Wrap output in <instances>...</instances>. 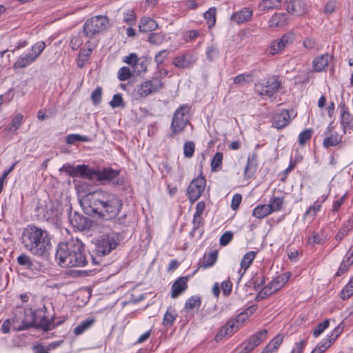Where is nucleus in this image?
<instances>
[{
    "mask_svg": "<svg viewBox=\"0 0 353 353\" xmlns=\"http://www.w3.org/2000/svg\"><path fill=\"white\" fill-rule=\"evenodd\" d=\"M81 203L88 214L112 221L120 226H127L130 223L128 214L121 213L123 201L114 194L103 190L89 192L83 196Z\"/></svg>",
    "mask_w": 353,
    "mask_h": 353,
    "instance_id": "f257e3e1",
    "label": "nucleus"
},
{
    "mask_svg": "<svg viewBox=\"0 0 353 353\" xmlns=\"http://www.w3.org/2000/svg\"><path fill=\"white\" fill-rule=\"evenodd\" d=\"M55 259L62 268L84 267L88 263L84 245L79 239L59 243Z\"/></svg>",
    "mask_w": 353,
    "mask_h": 353,
    "instance_id": "f03ea898",
    "label": "nucleus"
},
{
    "mask_svg": "<svg viewBox=\"0 0 353 353\" xmlns=\"http://www.w3.org/2000/svg\"><path fill=\"white\" fill-rule=\"evenodd\" d=\"M22 243L32 254L41 257L48 256L52 248L49 232L34 225L23 229Z\"/></svg>",
    "mask_w": 353,
    "mask_h": 353,
    "instance_id": "7ed1b4c3",
    "label": "nucleus"
},
{
    "mask_svg": "<svg viewBox=\"0 0 353 353\" xmlns=\"http://www.w3.org/2000/svg\"><path fill=\"white\" fill-rule=\"evenodd\" d=\"M34 314L31 309L17 307L12 319V327L15 331H21L32 327L34 324Z\"/></svg>",
    "mask_w": 353,
    "mask_h": 353,
    "instance_id": "20e7f679",
    "label": "nucleus"
},
{
    "mask_svg": "<svg viewBox=\"0 0 353 353\" xmlns=\"http://www.w3.org/2000/svg\"><path fill=\"white\" fill-rule=\"evenodd\" d=\"M120 241L118 233L112 232L103 234L97 240L95 252L98 256L110 254L119 245Z\"/></svg>",
    "mask_w": 353,
    "mask_h": 353,
    "instance_id": "39448f33",
    "label": "nucleus"
},
{
    "mask_svg": "<svg viewBox=\"0 0 353 353\" xmlns=\"http://www.w3.org/2000/svg\"><path fill=\"white\" fill-rule=\"evenodd\" d=\"M189 112V106L186 104L181 105L174 112L170 125L172 133L170 137L181 133L190 123Z\"/></svg>",
    "mask_w": 353,
    "mask_h": 353,
    "instance_id": "423d86ee",
    "label": "nucleus"
},
{
    "mask_svg": "<svg viewBox=\"0 0 353 353\" xmlns=\"http://www.w3.org/2000/svg\"><path fill=\"white\" fill-rule=\"evenodd\" d=\"M163 83L157 78L152 80H147L137 85L132 94L136 100L145 98L150 94L159 92L163 88Z\"/></svg>",
    "mask_w": 353,
    "mask_h": 353,
    "instance_id": "0eeeda50",
    "label": "nucleus"
},
{
    "mask_svg": "<svg viewBox=\"0 0 353 353\" xmlns=\"http://www.w3.org/2000/svg\"><path fill=\"white\" fill-rule=\"evenodd\" d=\"M109 19L105 16H95L88 19L83 25V33L89 38L105 31L109 26Z\"/></svg>",
    "mask_w": 353,
    "mask_h": 353,
    "instance_id": "6e6552de",
    "label": "nucleus"
},
{
    "mask_svg": "<svg viewBox=\"0 0 353 353\" xmlns=\"http://www.w3.org/2000/svg\"><path fill=\"white\" fill-rule=\"evenodd\" d=\"M281 82L278 76L269 78L265 83L258 82L254 85L255 92L261 96L272 97L281 88Z\"/></svg>",
    "mask_w": 353,
    "mask_h": 353,
    "instance_id": "1a4fd4ad",
    "label": "nucleus"
},
{
    "mask_svg": "<svg viewBox=\"0 0 353 353\" xmlns=\"http://www.w3.org/2000/svg\"><path fill=\"white\" fill-rule=\"evenodd\" d=\"M46 310V308L44 307L42 309L33 311L34 322L32 327L40 328L47 332L59 325L62 322L59 321L55 323L52 319H48L45 314Z\"/></svg>",
    "mask_w": 353,
    "mask_h": 353,
    "instance_id": "9d476101",
    "label": "nucleus"
},
{
    "mask_svg": "<svg viewBox=\"0 0 353 353\" xmlns=\"http://www.w3.org/2000/svg\"><path fill=\"white\" fill-rule=\"evenodd\" d=\"M205 186V179L204 176H199L193 179L187 190L188 197L191 203L199 199L204 191Z\"/></svg>",
    "mask_w": 353,
    "mask_h": 353,
    "instance_id": "9b49d317",
    "label": "nucleus"
},
{
    "mask_svg": "<svg viewBox=\"0 0 353 353\" xmlns=\"http://www.w3.org/2000/svg\"><path fill=\"white\" fill-rule=\"evenodd\" d=\"M267 330H263L253 334L246 342L242 344L239 353H250L258 346L267 336Z\"/></svg>",
    "mask_w": 353,
    "mask_h": 353,
    "instance_id": "f8f14e48",
    "label": "nucleus"
},
{
    "mask_svg": "<svg viewBox=\"0 0 353 353\" xmlns=\"http://www.w3.org/2000/svg\"><path fill=\"white\" fill-rule=\"evenodd\" d=\"M325 134V137L323 141V145L325 148L336 146L342 141L343 135L334 131L332 123L327 128Z\"/></svg>",
    "mask_w": 353,
    "mask_h": 353,
    "instance_id": "ddd939ff",
    "label": "nucleus"
},
{
    "mask_svg": "<svg viewBox=\"0 0 353 353\" xmlns=\"http://www.w3.org/2000/svg\"><path fill=\"white\" fill-rule=\"evenodd\" d=\"M284 6L288 13L294 16L303 15L307 11V5L303 0H285Z\"/></svg>",
    "mask_w": 353,
    "mask_h": 353,
    "instance_id": "4468645a",
    "label": "nucleus"
},
{
    "mask_svg": "<svg viewBox=\"0 0 353 353\" xmlns=\"http://www.w3.org/2000/svg\"><path fill=\"white\" fill-rule=\"evenodd\" d=\"M119 174V172L113 170L112 168H105L102 170H98L97 180L101 184L105 185L108 183H117L116 180Z\"/></svg>",
    "mask_w": 353,
    "mask_h": 353,
    "instance_id": "2eb2a0df",
    "label": "nucleus"
},
{
    "mask_svg": "<svg viewBox=\"0 0 353 353\" xmlns=\"http://www.w3.org/2000/svg\"><path fill=\"white\" fill-rule=\"evenodd\" d=\"M196 62V58L190 53H184L175 57L172 64L179 69L191 68Z\"/></svg>",
    "mask_w": 353,
    "mask_h": 353,
    "instance_id": "dca6fc26",
    "label": "nucleus"
},
{
    "mask_svg": "<svg viewBox=\"0 0 353 353\" xmlns=\"http://www.w3.org/2000/svg\"><path fill=\"white\" fill-rule=\"evenodd\" d=\"M70 221L73 228L79 231L88 230L91 226V221L77 212H74L72 215H70Z\"/></svg>",
    "mask_w": 353,
    "mask_h": 353,
    "instance_id": "f3484780",
    "label": "nucleus"
},
{
    "mask_svg": "<svg viewBox=\"0 0 353 353\" xmlns=\"http://www.w3.org/2000/svg\"><path fill=\"white\" fill-rule=\"evenodd\" d=\"M339 108L341 110L340 115V123L343 128V133H346V131L352 128L351 123L353 121V117L350 113L348 108L346 106L344 101L339 103Z\"/></svg>",
    "mask_w": 353,
    "mask_h": 353,
    "instance_id": "a211bd4d",
    "label": "nucleus"
},
{
    "mask_svg": "<svg viewBox=\"0 0 353 353\" xmlns=\"http://www.w3.org/2000/svg\"><path fill=\"white\" fill-rule=\"evenodd\" d=\"M17 261L19 266L30 271L37 270L39 268V263L24 252L17 256Z\"/></svg>",
    "mask_w": 353,
    "mask_h": 353,
    "instance_id": "6ab92c4d",
    "label": "nucleus"
},
{
    "mask_svg": "<svg viewBox=\"0 0 353 353\" xmlns=\"http://www.w3.org/2000/svg\"><path fill=\"white\" fill-rule=\"evenodd\" d=\"M290 121L288 110H283L279 113H276L273 117V125L277 129H282L287 126Z\"/></svg>",
    "mask_w": 353,
    "mask_h": 353,
    "instance_id": "aec40b11",
    "label": "nucleus"
},
{
    "mask_svg": "<svg viewBox=\"0 0 353 353\" xmlns=\"http://www.w3.org/2000/svg\"><path fill=\"white\" fill-rule=\"evenodd\" d=\"M78 176L90 180H97L98 170L90 168L88 165H78Z\"/></svg>",
    "mask_w": 353,
    "mask_h": 353,
    "instance_id": "412c9836",
    "label": "nucleus"
},
{
    "mask_svg": "<svg viewBox=\"0 0 353 353\" xmlns=\"http://www.w3.org/2000/svg\"><path fill=\"white\" fill-rule=\"evenodd\" d=\"M188 277L182 276L178 278L172 286L171 297L176 299L188 288Z\"/></svg>",
    "mask_w": 353,
    "mask_h": 353,
    "instance_id": "4be33fe9",
    "label": "nucleus"
},
{
    "mask_svg": "<svg viewBox=\"0 0 353 353\" xmlns=\"http://www.w3.org/2000/svg\"><path fill=\"white\" fill-rule=\"evenodd\" d=\"M257 168V154L253 152L248 156L247 164L244 169V176L246 179L251 178L255 173Z\"/></svg>",
    "mask_w": 353,
    "mask_h": 353,
    "instance_id": "5701e85b",
    "label": "nucleus"
},
{
    "mask_svg": "<svg viewBox=\"0 0 353 353\" xmlns=\"http://www.w3.org/2000/svg\"><path fill=\"white\" fill-rule=\"evenodd\" d=\"M252 16V10L250 8H243L238 12H234L231 16V20L238 24L245 23L250 20Z\"/></svg>",
    "mask_w": 353,
    "mask_h": 353,
    "instance_id": "b1692460",
    "label": "nucleus"
},
{
    "mask_svg": "<svg viewBox=\"0 0 353 353\" xmlns=\"http://www.w3.org/2000/svg\"><path fill=\"white\" fill-rule=\"evenodd\" d=\"M37 59L34 55H32L29 52L25 54L20 56L17 61L14 63V68H24L32 64Z\"/></svg>",
    "mask_w": 353,
    "mask_h": 353,
    "instance_id": "393cba45",
    "label": "nucleus"
},
{
    "mask_svg": "<svg viewBox=\"0 0 353 353\" xmlns=\"http://www.w3.org/2000/svg\"><path fill=\"white\" fill-rule=\"evenodd\" d=\"M330 59V57L328 54L316 57L312 62L314 70L315 72L323 71L328 65Z\"/></svg>",
    "mask_w": 353,
    "mask_h": 353,
    "instance_id": "a878e982",
    "label": "nucleus"
},
{
    "mask_svg": "<svg viewBox=\"0 0 353 353\" xmlns=\"http://www.w3.org/2000/svg\"><path fill=\"white\" fill-rule=\"evenodd\" d=\"M288 16L285 13H275L269 21L271 28H282L287 24Z\"/></svg>",
    "mask_w": 353,
    "mask_h": 353,
    "instance_id": "bb28decb",
    "label": "nucleus"
},
{
    "mask_svg": "<svg viewBox=\"0 0 353 353\" xmlns=\"http://www.w3.org/2000/svg\"><path fill=\"white\" fill-rule=\"evenodd\" d=\"M157 22L150 17H142L139 26V30L144 32H151L157 28Z\"/></svg>",
    "mask_w": 353,
    "mask_h": 353,
    "instance_id": "cd10ccee",
    "label": "nucleus"
},
{
    "mask_svg": "<svg viewBox=\"0 0 353 353\" xmlns=\"http://www.w3.org/2000/svg\"><path fill=\"white\" fill-rule=\"evenodd\" d=\"M94 322L95 319L94 318H88L74 329V334L77 336L82 334L84 332L90 328Z\"/></svg>",
    "mask_w": 353,
    "mask_h": 353,
    "instance_id": "c85d7f7f",
    "label": "nucleus"
},
{
    "mask_svg": "<svg viewBox=\"0 0 353 353\" xmlns=\"http://www.w3.org/2000/svg\"><path fill=\"white\" fill-rule=\"evenodd\" d=\"M272 213V208L267 204L256 206L252 212V215L258 219H263Z\"/></svg>",
    "mask_w": 353,
    "mask_h": 353,
    "instance_id": "c756f323",
    "label": "nucleus"
},
{
    "mask_svg": "<svg viewBox=\"0 0 353 353\" xmlns=\"http://www.w3.org/2000/svg\"><path fill=\"white\" fill-rule=\"evenodd\" d=\"M256 253L254 251H250L245 254L241 261V268L245 271L252 264L256 256Z\"/></svg>",
    "mask_w": 353,
    "mask_h": 353,
    "instance_id": "7c9ffc66",
    "label": "nucleus"
},
{
    "mask_svg": "<svg viewBox=\"0 0 353 353\" xmlns=\"http://www.w3.org/2000/svg\"><path fill=\"white\" fill-rule=\"evenodd\" d=\"M223 154L221 152H217L214 155L211 161V169L213 172L219 171L222 168Z\"/></svg>",
    "mask_w": 353,
    "mask_h": 353,
    "instance_id": "2f4dec72",
    "label": "nucleus"
},
{
    "mask_svg": "<svg viewBox=\"0 0 353 353\" xmlns=\"http://www.w3.org/2000/svg\"><path fill=\"white\" fill-rule=\"evenodd\" d=\"M235 322L233 321H230L227 323L225 327L221 328L218 334L215 336L216 341L220 340L222 337L230 334L233 331V328L234 327Z\"/></svg>",
    "mask_w": 353,
    "mask_h": 353,
    "instance_id": "473e14b6",
    "label": "nucleus"
},
{
    "mask_svg": "<svg viewBox=\"0 0 353 353\" xmlns=\"http://www.w3.org/2000/svg\"><path fill=\"white\" fill-rule=\"evenodd\" d=\"M216 8H210L208 11H206L203 17L207 21L208 26L209 28H211L214 26L216 23Z\"/></svg>",
    "mask_w": 353,
    "mask_h": 353,
    "instance_id": "72a5a7b5",
    "label": "nucleus"
},
{
    "mask_svg": "<svg viewBox=\"0 0 353 353\" xmlns=\"http://www.w3.org/2000/svg\"><path fill=\"white\" fill-rule=\"evenodd\" d=\"M353 228V221H348L339 230L335 238L337 241L342 240L347 233Z\"/></svg>",
    "mask_w": 353,
    "mask_h": 353,
    "instance_id": "f704fd0d",
    "label": "nucleus"
},
{
    "mask_svg": "<svg viewBox=\"0 0 353 353\" xmlns=\"http://www.w3.org/2000/svg\"><path fill=\"white\" fill-rule=\"evenodd\" d=\"M90 139L87 136H83L78 134H70L65 138V142L68 144H74L77 141L88 142Z\"/></svg>",
    "mask_w": 353,
    "mask_h": 353,
    "instance_id": "c9c22d12",
    "label": "nucleus"
},
{
    "mask_svg": "<svg viewBox=\"0 0 353 353\" xmlns=\"http://www.w3.org/2000/svg\"><path fill=\"white\" fill-rule=\"evenodd\" d=\"M201 304V297L199 296H192L186 301L185 304V309L189 310L195 307H199Z\"/></svg>",
    "mask_w": 353,
    "mask_h": 353,
    "instance_id": "e433bc0d",
    "label": "nucleus"
},
{
    "mask_svg": "<svg viewBox=\"0 0 353 353\" xmlns=\"http://www.w3.org/2000/svg\"><path fill=\"white\" fill-rule=\"evenodd\" d=\"M326 236L323 232H313L312 236H310L307 242L310 244H323L325 241Z\"/></svg>",
    "mask_w": 353,
    "mask_h": 353,
    "instance_id": "4c0bfd02",
    "label": "nucleus"
},
{
    "mask_svg": "<svg viewBox=\"0 0 353 353\" xmlns=\"http://www.w3.org/2000/svg\"><path fill=\"white\" fill-rule=\"evenodd\" d=\"M23 119V116L21 113H17L13 118L11 125L6 128V130L10 132L12 130L17 131L21 126Z\"/></svg>",
    "mask_w": 353,
    "mask_h": 353,
    "instance_id": "58836bf2",
    "label": "nucleus"
},
{
    "mask_svg": "<svg viewBox=\"0 0 353 353\" xmlns=\"http://www.w3.org/2000/svg\"><path fill=\"white\" fill-rule=\"evenodd\" d=\"M330 325V320L325 319L323 322L318 323L312 331V334L314 337L316 338L320 336L325 329H327Z\"/></svg>",
    "mask_w": 353,
    "mask_h": 353,
    "instance_id": "ea45409f",
    "label": "nucleus"
},
{
    "mask_svg": "<svg viewBox=\"0 0 353 353\" xmlns=\"http://www.w3.org/2000/svg\"><path fill=\"white\" fill-rule=\"evenodd\" d=\"M91 52V49L81 50L79 59H77V66L79 68H82L85 65L86 61L88 60V57L90 55Z\"/></svg>",
    "mask_w": 353,
    "mask_h": 353,
    "instance_id": "a19ab883",
    "label": "nucleus"
},
{
    "mask_svg": "<svg viewBox=\"0 0 353 353\" xmlns=\"http://www.w3.org/2000/svg\"><path fill=\"white\" fill-rule=\"evenodd\" d=\"M252 77H253L252 72L241 74L234 77V83L235 84L250 83V82L252 81Z\"/></svg>",
    "mask_w": 353,
    "mask_h": 353,
    "instance_id": "79ce46f5",
    "label": "nucleus"
},
{
    "mask_svg": "<svg viewBox=\"0 0 353 353\" xmlns=\"http://www.w3.org/2000/svg\"><path fill=\"white\" fill-rule=\"evenodd\" d=\"M46 48V43L43 41H39L36 43L34 45L32 46L31 50L29 51V52L32 55L35 56V59H37V57L41 54V53L43 52V50Z\"/></svg>",
    "mask_w": 353,
    "mask_h": 353,
    "instance_id": "37998d69",
    "label": "nucleus"
},
{
    "mask_svg": "<svg viewBox=\"0 0 353 353\" xmlns=\"http://www.w3.org/2000/svg\"><path fill=\"white\" fill-rule=\"evenodd\" d=\"M176 316L174 310L171 307L168 308L164 315L163 324L165 325H172L176 319Z\"/></svg>",
    "mask_w": 353,
    "mask_h": 353,
    "instance_id": "c03bdc74",
    "label": "nucleus"
},
{
    "mask_svg": "<svg viewBox=\"0 0 353 353\" xmlns=\"http://www.w3.org/2000/svg\"><path fill=\"white\" fill-rule=\"evenodd\" d=\"M109 104L112 108H123L125 107V103L121 94H114Z\"/></svg>",
    "mask_w": 353,
    "mask_h": 353,
    "instance_id": "a18cd8bd",
    "label": "nucleus"
},
{
    "mask_svg": "<svg viewBox=\"0 0 353 353\" xmlns=\"http://www.w3.org/2000/svg\"><path fill=\"white\" fill-rule=\"evenodd\" d=\"M283 203V197H273L270 201V204H267L270 208H272V212L274 211H279L281 210Z\"/></svg>",
    "mask_w": 353,
    "mask_h": 353,
    "instance_id": "49530a36",
    "label": "nucleus"
},
{
    "mask_svg": "<svg viewBox=\"0 0 353 353\" xmlns=\"http://www.w3.org/2000/svg\"><path fill=\"white\" fill-rule=\"evenodd\" d=\"M59 170L66 172L72 177L78 176L77 165L74 167L70 163H65Z\"/></svg>",
    "mask_w": 353,
    "mask_h": 353,
    "instance_id": "de8ad7c7",
    "label": "nucleus"
},
{
    "mask_svg": "<svg viewBox=\"0 0 353 353\" xmlns=\"http://www.w3.org/2000/svg\"><path fill=\"white\" fill-rule=\"evenodd\" d=\"M279 1V0H263L260 3L259 8L261 11H268L273 9L277 6L276 1Z\"/></svg>",
    "mask_w": 353,
    "mask_h": 353,
    "instance_id": "09e8293b",
    "label": "nucleus"
},
{
    "mask_svg": "<svg viewBox=\"0 0 353 353\" xmlns=\"http://www.w3.org/2000/svg\"><path fill=\"white\" fill-rule=\"evenodd\" d=\"M195 150V144L193 141H186L183 145V154L186 158H191Z\"/></svg>",
    "mask_w": 353,
    "mask_h": 353,
    "instance_id": "8fccbe9b",
    "label": "nucleus"
},
{
    "mask_svg": "<svg viewBox=\"0 0 353 353\" xmlns=\"http://www.w3.org/2000/svg\"><path fill=\"white\" fill-rule=\"evenodd\" d=\"M312 134L311 129H306L302 131L299 135V143L301 145H304L307 141H309Z\"/></svg>",
    "mask_w": 353,
    "mask_h": 353,
    "instance_id": "3c124183",
    "label": "nucleus"
},
{
    "mask_svg": "<svg viewBox=\"0 0 353 353\" xmlns=\"http://www.w3.org/2000/svg\"><path fill=\"white\" fill-rule=\"evenodd\" d=\"M217 257H218L217 251H214V252H211L206 257L205 261L203 263L201 267H203V268H206L212 266L216 261Z\"/></svg>",
    "mask_w": 353,
    "mask_h": 353,
    "instance_id": "603ef678",
    "label": "nucleus"
},
{
    "mask_svg": "<svg viewBox=\"0 0 353 353\" xmlns=\"http://www.w3.org/2000/svg\"><path fill=\"white\" fill-rule=\"evenodd\" d=\"M285 47V46L281 42V41L280 39L274 40L271 43L270 53L272 54L278 53V52L282 51Z\"/></svg>",
    "mask_w": 353,
    "mask_h": 353,
    "instance_id": "864d4df0",
    "label": "nucleus"
},
{
    "mask_svg": "<svg viewBox=\"0 0 353 353\" xmlns=\"http://www.w3.org/2000/svg\"><path fill=\"white\" fill-rule=\"evenodd\" d=\"M102 88L98 86L91 94V99L94 105H99L101 101Z\"/></svg>",
    "mask_w": 353,
    "mask_h": 353,
    "instance_id": "5fc2aeb1",
    "label": "nucleus"
},
{
    "mask_svg": "<svg viewBox=\"0 0 353 353\" xmlns=\"http://www.w3.org/2000/svg\"><path fill=\"white\" fill-rule=\"evenodd\" d=\"M353 295V285L352 282L349 283L345 286L341 292V298L343 300H346Z\"/></svg>",
    "mask_w": 353,
    "mask_h": 353,
    "instance_id": "6e6d98bb",
    "label": "nucleus"
},
{
    "mask_svg": "<svg viewBox=\"0 0 353 353\" xmlns=\"http://www.w3.org/2000/svg\"><path fill=\"white\" fill-rule=\"evenodd\" d=\"M132 75V74L129 68L125 66L120 68L118 72V79L122 81L129 79Z\"/></svg>",
    "mask_w": 353,
    "mask_h": 353,
    "instance_id": "4d7b16f0",
    "label": "nucleus"
},
{
    "mask_svg": "<svg viewBox=\"0 0 353 353\" xmlns=\"http://www.w3.org/2000/svg\"><path fill=\"white\" fill-rule=\"evenodd\" d=\"M291 276L292 274L290 272L281 274L274 279V283H279V286L283 287L288 281Z\"/></svg>",
    "mask_w": 353,
    "mask_h": 353,
    "instance_id": "13d9d810",
    "label": "nucleus"
},
{
    "mask_svg": "<svg viewBox=\"0 0 353 353\" xmlns=\"http://www.w3.org/2000/svg\"><path fill=\"white\" fill-rule=\"evenodd\" d=\"M207 57L210 61H213L218 58L219 52L216 47L212 46L207 48Z\"/></svg>",
    "mask_w": 353,
    "mask_h": 353,
    "instance_id": "bf43d9fd",
    "label": "nucleus"
},
{
    "mask_svg": "<svg viewBox=\"0 0 353 353\" xmlns=\"http://www.w3.org/2000/svg\"><path fill=\"white\" fill-rule=\"evenodd\" d=\"M164 37L159 33H152L148 37V41L150 43L155 45H159L163 43Z\"/></svg>",
    "mask_w": 353,
    "mask_h": 353,
    "instance_id": "052dcab7",
    "label": "nucleus"
},
{
    "mask_svg": "<svg viewBox=\"0 0 353 353\" xmlns=\"http://www.w3.org/2000/svg\"><path fill=\"white\" fill-rule=\"evenodd\" d=\"M336 1L330 0L324 6L323 12L325 14H331L336 10Z\"/></svg>",
    "mask_w": 353,
    "mask_h": 353,
    "instance_id": "680f3d73",
    "label": "nucleus"
},
{
    "mask_svg": "<svg viewBox=\"0 0 353 353\" xmlns=\"http://www.w3.org/2000/svg\"><path fill=\"white\" fill-rule=\"evenodd\" d=\"M232 238H233V234L232 232L227 231V232H224L220 237V240H219L220 245L222 246L227 245L232 240Z\"/></svg>",
    "mask_w": 353,
    "mask_h": 353,
    "instance_id": "e2e57ef3",
    "label": "nucleus"
},
{
    "mask_svg": "<svg viewBox=\"0 0 353 353\" xmlns=\"http://www.w3.org/2000/svg\"><path fill=\"white\" fill-rule=\"evenodd\" d=\"M321 206V204L318 201L314 202V205L310 206L305 212L304 216L306 217L311 214L312 217H314L316 213L320 210Z\"/></svg>",
    "mask_w": 353,
    "mask_h": 353,
    "instance_id": "0e129e2a",
    "label": "nucleus"
},
{
    "mask_svg": "<svg viewBox=\"0 0 353 353\" xmlns=\"http://www.w3.org/2000/svg\"><path fill=\"white\" fill-rule=\"evenodd\" d=\"M136 14L133 10H128L124 14L123 21L128 25H133L135 23Z\"/></svg>",
    "mask_w": 353,
    "mask_h": 353,
    "instance_id": "69168bd1",
    "label": "nucleus"
},
{
    "mask_svg": "<svg viewBox=\"0 0 353 353\" xmlns=\"http://www.w3.org/2000/svg\"><path fill=\"white\" fill-rule=\"evenodd\" d=\"M168 51L167 50H161L157 54H156L154 59L157 65L163 63L165 59L168 57Z\"/></svg>",
    "mask_w": 353,
    "mask_h": 353,
    "instance_id": "338daca9",
    "label": "nucleus"
},
{
    "mask_svg": "<svg viewBox=\"0 0 353 353\" xmlns=\"http://www.w3.org/2000/svg\"><path fill=\"white\" fill-rule=\"evenodd\" d=\"M303 45L307 50H313L316 46V41L313 38L307 37L304 39Z\"/></svg>",
    "mask_w": 353,
    "mask_h": 353,
    "instance_id": "774afa93",
    "label": "nucleus"
}]
</instances>
